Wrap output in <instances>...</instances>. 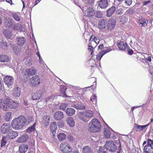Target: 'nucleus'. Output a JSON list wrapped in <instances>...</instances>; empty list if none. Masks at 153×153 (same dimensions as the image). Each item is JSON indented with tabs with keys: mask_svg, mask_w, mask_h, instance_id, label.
Here are the masks:
<instances>
[{
	"mask_svg": "<svg viewBox=\"0 0 153 153\" xmlns=\"http://www.w3.org/2000/svg\"><path fill=\"white\" fill-rule=\"evenodd\" d=\"M11 115V113L10 112H7L5 114L4 116V120L6 121H9L10 120Z\"/></svg>",
	"mask_w": 153,
	"mask_h": 153,
	"instance_id": "nucleus-41",
	"label": "nucleus"
},
{
	"mask_svg": "<svg viewBox=\"0 0 153 153\" xmlns=\"http://www.w3.org/2000/svg\"><path fill=\"white\" fill-rule=\"evenodd\" d=\"M84 16L87 17L93 16L95 13L94 10L91 7H88L86 10L83 11Z\"/></svg>",
	"mask_w": 153,
	"mask_h": 153,
	"instance_id": "nucleus-7",
	"label": "nucleus"
},
{
	"mask_svg": "<svg viewBox=\"0 0 153 153\" xmlns=\"http://www.w3.org/2000/svg\"><path fill=\"white\" fill-rule=\"evenodd\" d=\"M89 44H90V43H89ZM88 47V50L89 52L93 51V47L91 46L89 44Z\"/></svg>",
	"mask_w": 153,
	"mask_h": 153,
	"instance_id": "nucleus-54",
	"label": "nucleus"
},
{
	"mask_svg": "<svg viewBox=\"0 0 153 153\" xmlns=\"http://www.w3.org/2000/svg\"><path fill=\"white\" fill-rule=\"evenodd\" d=\"M1 103L3 107V109L4 111H7V109L9 107L10 104V98L8 97H6L4 100H2Z\"/></svg>",
	"mask_w": 153,
	"mask_h": 153,
	"instance_id": "nucleus-6",
	"label": "nucleus"
},
{
	"mask_svg": "<svg viewBox=\"0 0 153 153\" xmlns=\"http://www.w3.org/2000/svg\"><path fill=\"white\" fill-rule=\"evenodd\" d=\"M26 122L25 117L22 115L13 119L11 122V126L13 129L19 130L25 126Z\"/></svg>",
	"mask_w": 153,
	"mask_h": 153,
	"instance_id": "nucleus-1",
	"label": "nucleus"
},
{
	"mask_svg": "<svg viewBox=\"0 0 153 153\" xmlns=\"http://www.w3.org/2000/svg\"><path fill=\"white\" fill-rule=\"evenodd\" d=\"M98 47L99 49H103V45H99Z\"/></svg>",
	"mask_w": 153,
	"mask_h": 153,
	"instance_id": "nucleus-62",
	"label": "nucleus"
},
{
	"mask_svg": "<svg viewBox=\"0 0 153 153\" xmlns=\"http://www.w3.org/2000/svg\"><path fill=\"white\" fill-rule=\"evenodd\" d=\"M90 41L95 42L96 44H98L100 42V40L98 37H94L93 38L92 36L90 37Z\"/></svg>",
	"mask_w": 153,
	"mask_h": 153,
	"instance_id": "nucleus-39",
	"label": "nucleus"
},
{
	"mask_svg": "<svg viewBox=\"0 0 153 153\" xmlns=\"http://www.w3.org/2000/svg\"><path fill=\"white\" fill-rule=\"evenodd\" d=\"M150 124V123L143 126L138 125L137 126H135L134 127V129L137 131H140L143 130L146 127L149 126Z\"/></svg>",
	"mask_w": 153,
	"mask_h": 153,
	"instance_id": "nucleus-26",
	"label": "nucleus"
},
{
	"mask_svg": "<svg viewBox=\"0 0 153 153\" xmlns=\"http://www.w3.org/2000/svg\"><path fill=\"white\" fill-rule=\"evenodd\" d=\"M50 117L48 115H45L42 117V118L40 119V122L42 123L45 124L47 126L50 121Z\"/></svg>",
	"mask_w": 153,
	"mask_h": 153,
	"instance_id": "nucleus-21",
	"label": "nucleus"
},
{
	"mask_svg": "<svg viewBox=\"0 0 153 153\" xmlns=\"http://www.w3.org/2000/svg\"><path fill=\"white\" fill-rule=\"evenodd\" d=\"M55 96L53 95L47 98L46 99V102L48 103H49L52 102L54 99L55 98Z\"/></svg>",
	"mask_w": 153,
	"mask_h": 153,
	"instance_id": "nucleus-46",
	"label": "nucleus"
},
{
	"mask_svg": "<svg viewBox=\"0 0 153 153\" xmlns=\"http://www.w3.org/2000/svg\"><path fill=\"white\" fill-rule=\"evenodd\" d=\"M3 34L7 38L11 39L14 35L12 34V32L9 30H4L3 31Z\"/></svg>",
	"mask_w": 153,
	"mask_h": 153,
	"instance_id": "nucleus-25",
	"label": "nucleus"
},
{
	"mask_svg": "<svg viewBox=\"0 0 153 153\" xmlns=\"http://www.w3.org/2000/svg\"><path fill=\"white\" fill-rule=\"evenodd\" d=\"M21 75L24 78H27L28 76V74L26 73V70H23Z\"/></svg>",
	"mask_w": 153,
	"mask_h": 153,
	"instance_id": "nucleus-48",
	"label": "nucleus"
},
{
	"mask_svg": "<svg viewBox=\"0 0 153 153\" xmlns=\"http://www.w3.org/2000/svg\"><path fill=\"white\" fill-rule=\"evenodd\" d=\"M66 135L64 133H60L57 135L59 140L60 141L64 140L66 138Z\"/></svg>",
	"mask_w": 153,
	"mask_h": 153,
	"instance_id": "nucleus-34",
	"label": "nucleus"
},
{
	"mask_svg": "<svg viewBox=\"0 0 153 153\" xmlns=\"http://www.w3.org/2000/svg\"><path fill=\"white\" fill-rule=\"evenodd\" d=\"M107 22L105 19H102L99 22L98 24L99 28L101 30H104L106 27Z\"/></svg>",
	"mask_w": 153,
	"mask_h": 153,
	"instance_id": "nucleus-14",
	"label": "nucleus"
},
{
	"mask_svg": "<svg viewBox=\"0 0 153 153\" xmlns=\"http://www.w3.org/2000/svg\"><path fill=\"white\" fill-rule=\"evenodd\" d=\"M57 128V126L55 122H53L51 123L50 129L53 133L54 131H55V130Z\"/></svg>",
	"mask_w": 153,
	"mask_h": 153,
	"instance_id": "nucleus-38",
	"label": "nucleus"
},
{
	"mask_svg": "<svg viewBox=\"0 0 153 153\" xmlns=\"http://www.w3.org/2000/svg\"><path fill=\"white\" fill-rule=\"evenodd\" d=\"M30 81L33 86L38 85L40 83V80L37 76L32 77L30 79Z\"/></svg>",
	"mask_w": 153,
	"mask_h": 153,
	"instance_id": "nucleus-16",
	"label": "nucleus"
},
{
	"mask_svg": "<svg viewBox=\"0 0 153 153\" xmlns=\"http://www.w3.org/2000/svg\"><path fill=\"white\" fill-rule=\"evenodd\" d=\"M72 106L76 109L79 110L84 109L85 106L82 103L77 102H72Z\"/></svg>",
	"mask_w": 153,
	"mask_h": 153,
	"instance_id": "nucleus-10",
	"label": "nucleus"
},
{
	"mask_svg": "<svg viewBox=\"0 0 153 153\" xmlns=\"http://www.w3.org/2000/svg\"><path fill=\"white\" fill-rule=\"evenodd\" d=\"M112 49L110 48H107L105 50H103L100 52L97 55L96 59L98 60H100L102 56L106 53L111 51Z\"/></svg>",
	"mask_w": 153,
	"mask_h": 153,
	"instance_id": "nucleus-11",
	"label": "nucleus"
},
{
	"mask_svg": "<svg viewBox=\"0 0 153 153\" xmlns=\"http://www.w3.org/2000/svg\"><path fill=\"white\" fill-rule=\"evenodd\" d=\"M1 43L2 47H7V44L6 41H4L3 40H2L1 41Z\"/></svg>",
	"mask_w": 153,
	"mask_h": 153,
	"instance_id": "nucleus-52",
	"label": "nucleus"
},
{
	"mask_svg": "<svg viewBox=\"0 0 153 153\" xmlns=\"http://www.w3.org/2000/svg\"><path fill=\"white\" fill-rule=\"evenodd\" d=\"M104 135L107 138H109L111 136V132L108 129H104Z\"/></svg>",
	"mask_w": 153,
	"mask_h": 153,
	"instance_id": "nucleus-40",
	"label": "nucleus"
},
{
	"mask_svg": "<svg viewBox=\"0 0 153 153\" xmlns=\"http://www.w3.org/2000/svg\"><path fill=\"white\" fill-rule=\"evenodd\" d=\"M125 3L128 5H130L131 4V0H124Z\"/></svg>",
	"mask_w": 153,
	"mask_h": 153,
	"instance_id": "nucleus-53",
	"label": "nucleus"
},
{
	"mask_svg": "<svg viewBox=\"0 0 153 153\" xmlns=\"http://www.w3.org/2000/svg\"><path fill=\"white\" fill-rule=\"evenodd\" d=\"M68 106V104L65 103H61L59 106L60 109L64 111Z\"/></svg>",
	"mask_w": 153,
	"mask_h": 153,
	"instance_id": "nucleus-45",
	"label": "nucleus"
},
{
	"mask_svg": "<svg viewBox=\"0 0 153 153\" xmlns=\"http://www.w3.org/2000/svg\"><path fill=\"white\" fill-rule=\"evenodd\" d=\"M117 46L120 50L124 51L125 50L128 45L123 41H120L118 43Z\"/></svg>",
	"mask_w": 153,
	"mask_h": 153,
	"instance_id": "nucleus-24",
	"label": "nucleus"
},
{
	"mask_svg": "<svg viewBox=\"0 0 153 153\" xmlns=\"http://www.w3.org/2000/svg\"><path fill=\"white\" fill-rule=\"evenodd\" d=\"M147 61L150 62L151 60V57L150 56L148 57L146 59Z\"/></svg>",
	"mask_w": 153,
	"mask_h": 153,
	"instance_id": "nucleus-64",
	"label": "nucleus"
},
{
	"mask_svg": "<svg viewBox=\"0 0 153 153\" xmlns=\"http://www.w3.org/2000/svg\"><path fill=\"white\" fill-rule=\"evenodd\" d=\"M107 24V27L108 30H113L116 25L115 21L113 19H110L108 20Z\"/></svg>",
	"mask_w": 153,
	"mask_h": 153,
	"instance_id": "nucleus-13",
	"label": "nucleus"
},
{
	"mask_svg": "<svg viewBox=\"0 0 153 153\" xmlns=\"http://www.w3.org/2000/svg\"><path fill=\"white\" fill-rule=\"evenodd\" d=\"M83 153H93L91 148L88 146H85L83 149Z\"/></svg>",
	"mask_w": 153,
	"mask_h": 153,
	"instance_id": "nucleus-36",
	"label": "nucleus"
},
{
	"mask_svg": "<svg viewBox=\"0 0 153 153\" xmlns=\"http://www.w3.org/2000/svg\"><path fill=\"white\" fill-rule=\"evenodd\" d=\"M99 7L101 8H105L108 6L107 0H100L98 2Z\"/></svg>",
	"mask_w": 153,
	"mask_h": 153,
	"instance_id": "nucleus-22",
	"label": "nucleus"
},
{
	"mask_svg": "<svg viewBox=\"0 0 153 153\" xmlns=\"http://www.w3.org/2000/svg\"><path fill=\"white\" fill-rule=\"evenodd\" d=\"M35 124H34L31 127H29L26 130L27 132L28 133H30L31 132L34 131L35 130Z\"/></svg>",
	"mask_w": 153,
	"mask_h": 153,
	"instance_id": "nucleus-44",
	"label": "nucleus"
},
{
	"mask_svg": "<svg viewBox=\"0 0 153 153\" xmlns=\"http://www.w3.org/2000/svg\"><path fill=\"white\" fill-rule=\"evenodd\" d=\"M28 149V145L25 144L21 145L19 147V151L20 153H25Z\"/></svg>",
	"mask_w": 153,
	"mask_h": 153,
	"instance_id": "nucleus-19",
	"label": "nucleus"
},
{
	"mask_svg": "<svg viewBox=\"0 0 153 153\" xmlns=\"http://www.w3.org/2000/svg\"><path fill=\"white\" fill-rule=\"evenodd\" d=\"M66 121L68 125L71 127H73L74 125L75 122L73 118L71 117L68 118Z\"/></svg>",
	"mask_w": 153,
	"mask_h": 153,
	"instance_id": "nucleus-30",
	"label": "nucleus"
},
{
	"mask_svg": "<svg viewBox=\"0 0 153 153\" xmlns=\"http://www.w3.org/2000/svg\"><path fill=\"white\" fill-rule=\"evenodd\" d=\"M5 84L9 88H12L11 86L13 84V79L11 76H6L4 79Z\"/></svg>",
	"mask_w": 153,
	"mask_h": 153,
	"instance_id": "nucleus-8",
	"label": "nucleus"
},
{
	"mask_svg": "<svg viewBox=\"0 0 153 153\" xmlns=\"http://www.w3.org/2000/svg\"><path fill=\"white\" fill-rule=\"evenodd\" d=\"M6 137L3 136L2 138V140L1 142V146L3 147L5 146L6 143L7 141V138Z\"/></svg>",
	"mask_w": 153,
	"mask_h": 153,
	"instance_id": "nucleus-42",
	"label": "nucleus"
},
{
	"mask_svg": "<svg viewBox=\"0 0 153 153\" xmlns=\"http://www.w3.org/2000/svg\"><path fill=\"white\" fill-rule=\"evenodd\" d=\"M18 24H16L14 25L13 29L14 30H17L19 29V27H18Z\"/></svg>",
	"mask_w": 153,
	"mask_h": 153,
	"instance_id": "nucleus-57",
	"label": "nucleus"
},
{
	"mask_svg": "<svg viewBox=\"0 0 153 153\" xmlns=\"http://www.w3.org/2000/svg\"><path fill=\"white\" fill-rule=\"evenodd\" d=\"M144 152L146 153H153V148L151 146H146L144 147Z\"/></svg>",
	"mask_w": 153,
	"mask_h": 153,
	"instance_id": "nucleus-28",
	"label": "nucleus"
},
{
	"mask_svg": "<svg viewBox=\"0 0 153 153\" xmlns=\"http://www.w3.org/2000/svg\"><path fill=\"white\" fill-rule=\"evenodd\" d=\"M16 40L17 42V43L19 45L18 46H21L24 45L26 42L25 39L23 37H17Z\"/></svg>",
	"mask_w": 153,
	"mask_h": 153,
	"instance_id": "nucleus-23",
	"label": "nucleus"
},
{
	"mask_svg": "<svg viewBox=\"0 0 153 153\" xmlns=\"http://www.w3.org/2000/svg\"><path fill=\"white\" fill-rule=\"evenodd\" d=\"M18 133L16 131H12L9 132L7 135V137L9 140L13 139L18 137Z\"/></svg>",
	"mask_w": 153,
	"mask_h": 153,
	"instance_id": "nucleus-15",
	"label": "nucleus"
},
{
	"mask_svg": "<svg viewBox=\"0 0 153 153\" xmlns=\"http://www.w3.org/2000/svg\"><path fill=\"white\" fill-rule=\"evenodd\" d=\"M75 110L73 108H68L66 110V114L69 116H72L75 112Z\"/></svg>",
	"mask_w": 153,
	"mask_h": 153,
	"instance_id": "nucleus-31",
	"label": "nucleus"
},
{
	"mask_svg": "<svg viewBox=\"0 0 153 153\" xmlns=\"http://www.w3.org/2000/svg\"><path fill=\"white\" fill-rule=\"evenodd\" d=\"M21 50V46H14L13 48V51L15 54L18 55L20 53V51Z\"/></svg>",
	"mask_w": 153,
	"mask_h": 153,
	"instance_id": "nucleus-33",
	"label": "nucleus"
},
{
	"mask_svg": "<svg viewBox=\"0 0 153 153\" xmlns=\"http://www.w3.org/2000/svg\"><path fill=\"white\" fill-rule=\"evenodd\" d=\"M98 153H107L105 151L103 152L102 150V149H100L99 150H98Z\"/></svg>",
	"mask_w": 153,
	"mask_h": 153,
	"instance_id": "nucleus-59",
	"label": "nucleus"
},
{
	"mask_svg": "<svg viewBox=\"0 0 153 153\" xmlns=\"http://www.w3.org/2000/svg\"><path fill=\"white\" fill-rule=\"evenodd\" d=\"M41 97V94L40 92H36L32 96V99L33 100H39Z\"/></svg>",
	"mask_w": 153,
	"mask_h": 153,
	"instance_id": "nucleus-35",
	"label": "nucleus"
},
{
	"mask_svg": "<svg viewBox=\"0 0 153 153\" xmlns=\"http://www.w3.org/2000/svg\"><path fill=\"white\" fill-rule=\"evenodd\" d=\"M96 16L97 18H100L102 17V14L101 12L97 11L96 13Z\"/></svg>",
	"mask_w": 153,
	"mask_h": 153,
	"instance_id": "nucleus-51",
	"label": "nucleus"
},
{
	"mask_svg": "<svg viewBox=\"0 0 153 153\" xmlns=\"http://www.w3.org/2000/svg\"><path fill=\"white\" fill-rule=\"evenodd\" d=\"M133 53V51L131 49H129L128 52V53L130 55H131Z\"/></svg>",
	"mask_w": 153,
	"mask_h": 153,
	"instance_id": "nucleus-58",
	"label": "nucleus"
},
{
	"mask_svg": "<svg viewBox=\"0 0 153 153\" xmlns=\"http://www.w3.org/2000/svg\"><path fill=\"white\" fill-rule=\"evenodd\" d=\"M58 126L60 128H62L64 127V124L62 122H61L59 123L58 124Z\"/></svg>",
	"mask_w": 153,
	"mask_h": 153,
	"instance_id": "nucleus-55",
	"label": "nucleus"
},
{
	"mask_svg": "<svg viewBox=\"0 0 153 153\" xmlns=\"http://www.w3.org/2000/svg\"><path fill=\"white\" fill-rule=\"evenodd\" d=\"M94 115V112L90 110H85L84 112L79 113L78 117L81 120L85 121H87L88 119L92 117Z\"/></svg>",
	"mask_w": 153,
	"mask_h": 153,
	"instance_id": "nucleus-3",
	"label": "nucleus"
},
{
	"mask_svg": "<svg viewBox=\"0 0 153 153\" xmlns=\"http://www.w3.org/2000/svg\"><path fill=\"white\" fill-rule=\"evenodd\" d=\"M18 104L17 103L14 101L11 102H10V104L9 108H16L18 107Z\"/></svg>",
	"mask_w": 153,
	"mask_h": 153,
	"instance_id": "nucleus-43",
	"label": "nucleus"
},
{
	"mask_svg": "<svg viewBox=\"0 0 153 153\" xmlns=\"http://www.w3.org/2000/svg\"><path fill=\"white\" fill-rule=\"evenodd\" d=\"M88 130L93 133H96L100 131L101 127L100 122L96 118L93 119L89 123Z\"/></svg>",
	"mask_w": 153,
	"mask_h": 153,
	"instance_id": "nucleus-2",
	"label": "nucleus"
},
{
	"mask_svg": "<svg viewBox=\"0 0 153 153\" xmlns=\"http://www.w3.org/2000/svg\"><path fill=\"white\" fill-rule=\"evenodd\" d=\"M153 145V140L148 139L147 140V145L146 146H152Z\"/></svg>",
	"mask_w": 153,
	"mask_h": 153,
	"instance_id": "nucleus-49",
	"label": "nucleus"
},
{
	"mask_svg": "<svg viewBox=\"0 0 153 153\" xmlns=\"http://www.w3.org/2000/svg\"><path fill=\"white\" fill-rule=\"evenodd\" d=\"M39 2L40 1L39 0H36L34 2V5H37Z\"/></svg>",
	"mask_w": 153,
	"mask_h": 153,
	"instance_id": "nucleus-63",
	"label": "nucleus"
},
{
	"mask_svg": "<svg viewBox=\"0 0 153 153\" xmlns=\"http://www.w3.org/2000/svg\"><path fill=\"white\" fill-rule=\"evenodd\" d=\"M20 88L18 87H14L13 90L12 94L14 97H19L20 95Z\"/></svg>",
	"mask_w": 153,
	"mask_h": 153,
	"instance_id": "nucleus-17",
	"label": "nucleus"
},
{
	"mask_svg": "<svg viewBox=\"0 0 153 153\" xmlns=\"http://www.w3.org/2000/svg\"><path fill=\"white\" fill-rule=\"evenodd\" d=\"M105 147L107 150L112 152H115L117 149L115 144L111 141H106Z\"/></svg>",
	"mask_w": 153,
	"mask_h": 153,
	"instance_id": "nucleus-5",
	"label": "nucleus"
},
{
	"mask_svg": "<svg viewBox=\"0 0 153 153\" xmlns=\"http://www.w3.org/2000/svg\"><path fill=\"white\" fill-rule=\"evenodd\" d=\"M150 2V0L144 1L143 3V5H146L147 4L149 3Z\"/></svg>",
	"mask_w": 153,
	"mask_h": 153,
	"instance_id": "nucleus-61",
	"label": "nucleus"
},
{
	"mask_svg": "<svg viewBox=\"0 0 153 153\" xmlns=\"http://www.w3.org/2000/svg\"><path fill=\"white\" fill-rule=\"evenodd\" d=\"M133 11L134 10L132 9H129L127 10L128 13L130 14H132L133 13Z\"/></svg>",
	"mask_w": 153,
	"mask_h": 153,
	"instance_id": "nucleus-56",
	"label": "nucleus"
},
{
	"mask_svg": "<svg viewBox=\"0 0 153 153\" xmlns=\"http://www.w3.org/2000/svg\"><path fill=\"white\" fill-rule=\"evenodd\" d=\"M148 22V21L147 20H145L144 18H142L139 20V23L141 25L142 27L147 26Z\"/></svg>",
	"mask_w": 153,
	"mask_h": 153,
	"instance_id": "nucleus-32",
	"label": "nucleus"
},
{
	"mask_svg": "<svg viewBox=\"0 0 153 153\" xmlns=\"http://www.w3.org/2000/svg\"><path fill=\"white\" fill-rule=\"evenodd\" d=\"M28 138V135L24 134L19 137L17 141L19 143H24L26 142Z\"/></svg>",
	"mask_w": 153,
	"mask_h": 153,
	"instance_id": "nucleus-20",
	"label": "nucleus"
},
{
	"mask_svg": "<svg viewBox=\"0 0 153 153\" xmlns=\"http://www.w3.org/2000/svg\"><path fill=\"white\" fill-rule=\"evenodd\" d=\"M36 72L34 69H26V73L28 74V76H33L35 74Z\"/></svg>",
	"mask_w": 153,
	"mask_h": 153,
	"instance_id": "nucleus-37",
	"label": "nucleus"
},
{
	"mask_svg": "<svg viewBox=\"0 0 153 153\" xmlns=\"http://www.w3.org/2000/svg\"><path fill=\"white\" fill-rule=\"evenodd\" d=\"M11 128L10 124L4 123L1 126V131L2 133L6 134L8 133Z\"/></svg>",
	"mask_w": 153,
	"mask_h": 153,
	"instance_id": "nucleus-9",
	"label": "nucleus"
},
{
	"mask_svg": "<svg viewBox=\"0 0 153 153\" xmlns=\"http://www.w3.org/2000/svg\"><path fill=\"white\" fill-rule=\"evenodd\" d=\"M10 60L8 56L4 55H0V61L2 62H8Z\"/></svg>",
	"mask_w": 153,
	"mask_h": 153,
	"instance_id": "nucleus-29",
	"label": "nucleus"
},
{
	"mask_svg": "<svg viewBox=\"0 0 153 153\" xmlns=\"http://www.w3.org/2000/svg\"><path fill=\"white\" fill-rule=\"evenodd\" d=\"M13 17L14 19L18 21H19L20 20V18L19 14L18 13H15L13 14Z\"/></svg>",
	"mask_w": 153,
	"mask_h": 153,
	"instance_id": "nucleus-47",
	"label": "nucleus"
},
{
	"mask_svg": "<svg viewBox=\"0 0 153 153\" xmlns=\"http://www.w3.org/2000/svg\"><path fill=\"white\" fill-rule=\"evenodd\" d=\"M13 20L9 17H6L5 19V25L6 27H9L11 26L13 24Z\"/></svg>",
	"mask_w": 153,
	"mask_h": 153,
	"instance_id": "nucleus-18",
	"label": "nucleus"
},
{
	"mask_svg": "<svg viewBox=\"0 0 153 153\" xmlns=\"http://www.w3.org/2000/svg\"><path fill=\"white\" fill-rule=\"evenodd\" d=\"M116 9L115 7L113 6L107 10L106 16L107 17H110L114 14Z\"/></svg>",
	"mask_w": 153,
	"mask_h": 153,
	"instance_id": "nucleus-27",
	"label": "nucleus"
},
{
	"mask_svg": "<svg viewBox=\"0 0 153 153\" xmlns=\"http://www.w3.org/2000/svg\"><path fill=\"white\" fill-rule=\"evenodd\" d=\"M3 82L1 81V80H0V91H1L2 88Z\"/></svg>",
	"mask_w": 153,
	"mask_h": 153,
	"instance_id": "nucleus-60",
	"label": "nucleus"
},
{
	"mask_svg": "<svg viewBox=\"0 0 153 153\" xmlns=\"http://www.w3.org/2000/svg\"><path fill=\"white\" fill-rule=\"evenodd\" d=\"M64 117V115L62 112L60 111L56 112L54 114L53 118L56 120H60Z\"/></svg>",
	"mask_w": 153,
	"mask_h": 153,
	"instance_id": "nucleus-12",
	"label": "nucleus"
},
{
	"mask_svg": "<svg viewBox=\"0 0 153 153\" xmlns=\"http://www.w3.org/2000/svg\"><path fill=\"white\" fill-rule=\"evenodd\" d=\"M97 99V96L95 94L92 95L90 98V100L92 102H96Z\"/></svg>",
	"mask_w": 153,
	"mask_h": 153,
	"instance_id": "nucleus-50",
	"label": "nucleus"
},
{
	"mask_svg": "<svg viewBox=\"0 0 153 153\" xmlns=\"http://www.w3.org/2000/svg\"><path fill=\"white\" fill-rule=\"evenodd\" d=\"M60 148L61 151L63 153H71L72 151L71 146L67 142L62 143L60 144Z\"/></svg>",
	"mask_w": 153,
	"mask_h": 153,
	"instance_id": "nucleus-4",
	"label": "nucleus"
}]
</instances>
